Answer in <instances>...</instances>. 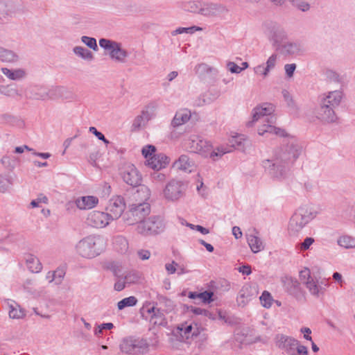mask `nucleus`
<instances>
[{
  "instance_id": "nucleus-1",
  "label": "nucleus",
  "mask_w": 355,
  "mask_h": 355,
  "mask_svg": "<svg viewBox=\"0 0 355 355\" xmlns=\"http://www.w3.org/2000/svg\"><path fill=\"white\" fill-rule=\"evenodd\" d=\"M272 104L264 103L253 110L252 121L248 123L252 126L253 123L261 120L262 124L258 127V134L275 135L284 137L279 148L276 149L270 159H264L262 166L268 174L273 179L285 178L292 164L298 158L302 152V146L297 139L290 136L284 129L275 126L277 116L273 114Z\"/></svg>"
},
{
  "instance_id": "nucleus-2",
  "label": "nucleus",
  "mask_w": 355,
  "mask_h": 355,
  "mask_svg": "<svg viewBox=\"0 0 355 355\" xmlns=\"http://www.w3.org/2000/svg\"><path fill=\"white\" fill-rule=\"evenodd\" d=\"M140 193L144 194V200L129 205L128 210L122 216L123 222L128 225H137L144 221L150 213V205L146 202L150 197L149 189L145 186H141L140 189L134 193V198L136 200Z\"/></svg>"
},
{
  "instance_id": "nucleus-3",
  "label": "nucleus",
  "mask_w": 355,
  "mask_h": 355,
  "mask_svg": "<svg viewBox=\"0 0 355 355\" xmlns=\"http://www.w3.org/2000/svg\"><path fill=\"white\" fill-rule=\"evenodd\" d=\"M343 98L341 90H334L323 94L319 97V105L315 114L318 119L323 123H334L337 120L336 109Z\"/></svg>"
},
{
  "instance_id": "nucleus-4",
  "label": "nucleus",
  "mask_w": 355,
  "mask_h": 355,
  "mask_svg": "<svg viewBox=\"0 0 355 355\" xmlns=\"http://www.w3.org/2000/svg\"><path fill=\"white\" fill-rule=\"evenodd\" d=\"M106 241L99 235H92L81 239L76 245L77 254L83 258L93 259L104 251Z\"/></svg>"
},
{
  "instance_id": "nucleus-5",
  "label": "nucleus",
  "mask_w": 355,
  "mask_h": 355,
  "mask_svg": "<svg viewBox=\"0 0 355 355\" xmlns=\"http://www.w3.org/2000/svg\"><path fill=\"white\" fill-rule=\"evenodd\" d=\"M317 212L308 207H300L291 216L288 230L290 235L298 234L307 223L316 216Z\"/></svg>"
},
{
  "instance_id": "nucleus-6",
  "label": "nucleus",
  "mask_w": 355,
  "mask_h": 355,
  "mask_svg": "<svg viewBox=\"0 0 355 355\" xmlns=\"http://www.w3.org/2000/svg\"><path fill=\"white\" fill-rule=\"evenodd\" d=\"M263 35L276 50H279L281 44L287 40V33L284 27L274 21H266L262 24Z\"/></svg>"
},
{
  "instance_id": "nucleus-7",
  "label": "nucleus",
  "mask_w": 355,
  "mask_h": 355,
  "mask_svg": "<svg viewBox=\"0 0 355 355\" xmlns=\"http://www.w3.org/2000/svg\"><path fill=\"white\" fill-rule=\"evenodd\" d=\"M150 345L146 339L130 336L122 339L119 344L120 351L129 355H144L148 352Z\"/></svg>"
},
{
  "instance_id": "nucleus-8",
  "label": "nucleus",
  "mask_w": 355,
  "mask_h": 355,
  "mask_svg": "<svg viewBox=\"0 0 355 355\" xmlns=\"http://www.w3.org/2000/svg\"><path fill=\"white\" fill-rule=\"evenodd\" d=\"M276 346L288 355H308L306 347L300 344L295 338L284 334H277L275 338Z\"/></svg>"
},
{
  "instance_id": "nucleus-9",
  "label": "nucleus",
  "mask_w": 355,
  "mask_h": 355,
  "mask_svg": "<svg viewBox=\"0 0 355 355\" xmlns=\"http://www.w3.org/2000/svg\"><path fill=\"white\" fill-rule=\"evenodd\" d=\"M165 227L164 220L161 216H152L139 223L135 231L143 236H150L161 234L164 231Z\"/></svg>"
},
{
  "instance_id": "nucleus-10",
  "label": "nucleus",
  "mask_w": 355,
  "mask_h": 355,
  "mask_svg": "<svg viewBox=\"0 0 355 355\" xmlns=\"http://www.w3.org/2000/svg\"><path fill=\"white\" fill-rule=\"evenodd\" d=\"M187 188V182L174 178L166 184L163 195L168 201L177 202L185 196Z\"/></svg>"
},
{
  "instance_id": "nucleus-11",
  "label": "nucleus",
  "mask_w": 355,
  "mask_h": 355,
  "mask_svg": "<svg viewBox=\"0 0 355 355\" xmlns=\"http://www.w3.org/2000/svg\"><path fill=\"white\" fill-rule=\"evenodd\" d=\"M187 146L191 152L201 154L204 157H210L211 153L214 150L209 141L197 135L191 136Z\"/></svg>"
},
{
  "instance_id": "nucleus-12",
  "label": "nucleus",
  "mask_w": 355,
  "mask_h": 355,
  "mask_svg": "<svg viewBox=\"0 0 355 355\" xmlns=\"http://www.w3.org/2000/svg\"><path fill=\"white\" fill-rule=\"evenodd\" d=\"M245 139L244 135H239L232 137L230 140V146H220L216 148V150H214L210 154V157L213 160H216L223 155L227 153H230L232 148H237L241 150H244Z\"/></svg>"
},
{
  "instance_id": "nucleus-13",
  "label": "nucleus",
  "mask_w": 355,
  "mask_h": 355,
  "mask_svg": "<svg viewBox=\"0 0 355 355\" xmlns=\"http://www.w3.org/2000/svg\"><path fill=\"white\" fill-rule=\"evenodd\" d=\"M125 208V202L124 198L121 196H115L109 200L106 210L113 220L123 216Z\"/></svg>"
},
{
  "instance_id": "nucleus-14",
  "label": "nucleus",
  "mask_w": 355,
  "mask_h": 355,
  "mask_svg": "<svg viewBox=\"0 0 355 355\" xmlns=\"http://www.w3.org/2000/svg\"><path fill=\"white\" fill-rule=\"evenodd\" d=\"M110 220H112L108 213L99 211H92L87 218V223L89 225L103 228L109 225Z\"/></svg>"
},
{
  "instance_id": "nucleus-15",
  "label": "nucleus",
  "mask_w": 355,
  "mask_h": 355,
  "mask_svg": "<svg viewBox=\"0 0 355 355\" xmlns=\"http://www.w3.org/2000/svg\"><path fill=\"white\" fill-rule=\"evenodd\" d=\"M157 108V105L154 103L148 104L145 109H144L141 114L138 115L133 121L132 128L135 130H139L140 128L144 126L147 122L153 119L155 116V111Z\"/></svg>"
},
{
  "instance_id": "nucleus-16",
  "label": "nucleus",
  "mask_w": 355,
  "mask_h": 355,
  "mask_svg": "<svg viewBox=\"0 0 355 355\" xmlns=\"http://www.w3.org/2000/svg\"><path fill=\"white\" fill-rule=\"evenodd\" d=\"M258 287L255 284H245L240 290L237 296L239 306H244L258 295Z\"/></svg>"
},
{
  "instance_id": "nucleus-17",
  "label": "nucleus",
  "mask_w": 355,
  "mask_h": 355,
  "mask_svg": "<svg viewBox=\"0 0 355 355\" xmlns=\"http://www.w3.org/2000/svg\"><path fill=\"white\" fill-rule=\"evenodd\" d=\"M228 12V9L221 4L207 3L200 9V14L206 17H223Z\"/></svg>"
},
{
  "instance_id": "nucleus-18",
  "label": "nucleus",
  "mask_w": 355,
  "mask_h": 355,
  "mask_svg": "<svg viewBox=\"0 0 355 355\" xmlns=\"http://www.w3.org/2000/svg\"><path fill=\"white\" fill-rule=\"evenodd\" d=\"M145 309H146V312L148 314H150V323H152L154 325L163 327L167 324V321L165 318L164 312L162 311V308H157L154 305L151 307H148V306H146L141 309V311H144Z\"/></svg>"
},
{
  "instance_id": "nucleus-19",
  "label": "nucleus",
  "mask_w": 355,
  "mask_h": 355,
  "mask_svg": "<svg viewBox=\"0 0 355 355\" xmlns=\"http://www.w3.org/2000/svg\"><path fill=\"white\" fill-rule=\"evenodd\" d=\"M305 286L311 295L315 297L319 298L324 295L326 287H327L329 284L326 279H322L319 282L318 280L313 279L311 281L306 282Z\"/></svg>"
},
{
  "instance_id": "nucleus-20",
  "label": "nucleus",
  "mask_w": 355,
  "mask_h": 355,
  "mask_svg": "<svg viewBox=\"0 0 355 355\" xmlns=\"http://www.w3.org/2000/svg\"><path fill=\"white\" fill-rule=\"evenodd\" d=\"M49 89L42 86L34 85L26 89V97L32 100L46 101L49 98Z\"/></svg>"
},
{
  "instance_id": "nucleus-21",
  "label": "nucleus",
  "mask_w": 355,
  "mask_h": 355,
  "mask_svg": "<svg viewBox=\"0 0 355 355\" xmlns=\"http://www.w3.org/2000/svg\"><path fill=\"white\" fill-rule=\"evenodd\" d=\"M124 182L133 187L139 186L141 182V176L134 165L127 167L123 173Z\"/></svg>"
},
{
  "instance_id": "nucleus-22",
  "label": "nucleus",
  "mask_w": 355,
  "mask_h": 355,
  "mask_svg": "<svg viewBox=\"0 0 355 355\" xmlns=\"http://www.w3.org/2000/svg\"><path fill=\"white\" fill-rule=\"evenodd\" d=\"M173 166L178 170L191 173L196 168L195 162L188 155H182L175 160Z\"/></svg>"
},
{
  "instance_id": "nucleus-23",
  "label": "nucleus",
  "mask_w": 355,
  "mask_h": 355,
  "mask_svg": "<svg viewBox=\"0 0 355 355\" xmlns=\"http://www.w3.org/2000/svg\"><path fill=\"white\" fill-rule=\"evenodd\" d=\"M49 100H55L58 98H63L71 100L73 97V94L67 88L62 86L52 87L49 89Z\"/></svg>"
},
{
  "instance_id": "nucleus-24",
  "label": "nucleus",
  "mask_w": 355,
  "mask_h": 355,
  "mask_svg": "<svg viewBox=\"0 0 355 355\" xmlns=\"http://www.w3.org/2000/svg\"><path fill=\"white\" fill-rule=\"evenodd\" d=\"M170 159L164 154L159 153L153 155L147 160L148 165L153 169L159 171L162 168H165L169 163Z\"/></svg>"
},
{
  "instance_id": "nucleus-25",
  "label": "nucleus",
  "mask_w": 355,
  "mask_h": 355,
  "mask_svg": "<svg viewBox=\"0 0 355 355\" xmlns=\"http://www.w3.org/2000/svg\"><path fill=\"white\" fill-rule=\"evenodd\" d=\"M253 232L254 234H247V241L252 252L257 253L264 249V244L261 238L257 236L258 232L256 229L253 230Z\"/></svg>"
},
{
  "instance_id": "nucleus-26",
  "label": "nucleus",
  "mask_w": 355,
  "mask_h": 355,
  "mask_svg": "<svg viewBox=\"0 0 355 355\" xmlns=\"http://www.w3.org/2000/svg\"><path fill=\"white\" fill-rule=\"evenodd\" d=\"M109 55L115 62L125 63L126 58L128 56V53L126 50L122 49L120 43L116 42L109 52Z\"/></svg>"
},
{
  "instance_id": "nucleus-27",
  "label": "nucleus",
  "mask_w": 355,
  "mask_h": 355,
  "mask_svg": "<svg viewBox=\"0 0 355 355\" xmlns=\"http://www.w3.org/2000/svg\"><path fill=\"white\" fill-rule=\"evenodd\" d=\"M75 202L80 209H89L98 203V199L93 196H87L77 198Z\"/></svg>"
},
{
  "instance_id": "nucleus-28",
  "label": "nucleus",
  "mask_w": 355,
  "mask_h": 355,
  "mask_svg": "<svg viewBox=\"0 0 355 355\" xmlns=\"http://www.w3.org/2000/svg\"><path fill=\"white\" fill-rule=\"evenodd\" d=\"M1 72L8 79L12 80H20L26 78V72L22 68H18L15 69H10L6 67H2L1 69Z\"/></svg>"
},
{
  "instance_id": "nucleus-29",
  "label": "nucleus",
  "mask_w": 355,
  "mask_h": 355,
  "mask_svg": "<svg viewBox=\"0 0 355 355\" xmlns=\"http://www.w3.org/2000/svg\"><path fill=\"white\" fill-rule=\"evenodd\" d=\"M279 51L283 54L294 55L301 52L302 46L299 42H284L281 44Z\"/></svg>"
},
{
  "instance_id": "nucleus-30",
  "label": "nucleus",
  "mask_w": 355,
  "mask_h": 355,
  "mask_svg": "<svg viewBox=\"0 0 355 355\" xmlns=\"http://www.w3.org/2000/svg\"><path fill=\"white\" fill-rule=\"evenodd\" d=\"M191 118V112L188 110H182L177 112L171 121V125L173 128H177L182 124H184Z\"/></svg>"
},
{
  "instance_id": "nucleus-31",
  "label": "nucleus",
  "mask_w": 355,
  "mask_h": 355,
  "mask_svg": "<svg viewBox=\"0 0 355 355\" xmlns=\"http://www.w3.org/2000/svg\"><path fill=\"white\" fill-rule=\"evenodd\" d=\"M19 60V57L16 52L0 46V61L3 62L15 63L18 62Z\"/></svg>"
},
{
  "instance_id": "nucleus-32",
  "label": "nucleus",
  "mask_w": 355,
  "mask_h": 355,
  "mask_svg": "<svg viewBox=\"0 0 355 355\" xmlns=\"http://www.w3.org/2000/svg\"><path fill=\"white\" fill-rule=\"evenodd\" d=\"M73 53L78 58L87 62H92L94 59L93 53L88 49L82 46H76L73 48Z\"/></svg>"
},
{
  "instance_id": "nucleus-33",
  "label": "nucleus",
  "mask_w": 355,
  "mask_h": 355,
  "mask_svg": "<svg viewBox=\"0 0 355 355\" xmlns=\"http://www.w3.org/2000/svg\"><path fill=\"white\" fill-rule=\"evenodd\" d=\"M9 316L12 319H20L25 316V312L20 306L14 301L8 303Z\"/></svg>"
},
{
  "instance_id": "nucleus-34",
  "label": "nucleus",
  "mask_w": 355,
  "mask_h": 355,
  "mask_svg": "<svg viewBox=\"0 0 355 355\" xmlns=\"http://www.w3.org/2000/svg\"><path fill=\"white\" fill-rule=\"evenodd\" d=\"M156 304H159V308H162V311L165 313H170L175 308L173 301L162 295L158 297V302Z\"/></svg>"
},
{
  "instance_id": "nucleus-35",
  "label": "nucleus",
  "mask_w": 355,
  "mask_h": 355,
  "mask_svg": "<svg viewBox=\"0 0 355 355\" xmlns=\"http://www.w3.org/2000/svg\"><path fill=\"white\" fill-rule=\"evenodd\" d=\"M286 287L288 292L291 295H297L300 291V284L297 279L292 277L286 279Z\"/></svg>"
},
{
  "instance_id": "nucleus-36",
  "label": "nucleus",
  "mask_w": 355,
  "mask_h": 355,
  "mask_svg": "<svg viewBox=\"0 0 355 355\" xmlns=\"http://www.w3.org/2000/svg\"><path fill=\"white\" fill-rule=\"evenodd\" d=\"M12 185V180L9 174L0 175V192L5 193Z\"/></svg>"
},
{
  "instance_id": "nucleus-37",
  "label": "nucleus",
  "mask_w": 355,
  "mask_h": 355,
  "mask_svg": "<svg viewBox=\"0 0 355 355\" xmlns=\"http://www.w3.org/2000/svg\"><path fill=\"white\" fill-rule=\"evenodd\" d=\"M337 242L340 246L346 249L355 248V239L349 236H342Z\"/></svg>"
},
{
  "instance_id": "nucleus-38",
  "label": "nucleus",
  "mask_w": 355,
  "mask_h": 355,
  "mask_svg": "<svg viewBox=\"0 0 355 355\" xmlns=\"http://www.w3.org/2000/svg\"><path fill=\"white\" fill-rule=\"evenodd\" d=\"M137 302V299L135 296H130L119 301L117 303V308L119 310H122L125 307L134 306Z\"/></svg>"
},
{
  "instance_id": "nucleus-39",
  "label": "nucleus",
  "mask_w": 355,
  "mask_h": 355,
  "mask_svg": "<svg viewBox=\"0 0 355 355\" xmlns=\"http://www.w3.org/2000/svg\"><path fill=\"white\" fill-rule=\"evenodd\" d=\"M259 300L261 302V304L266 309H270L272 306V303L274 302V299L270 294L267 291H264L261 295L259 297Z\"/></svg>"
},
{
  "instance_id": "nucleus-40",
  "label": "nucleus",
  "mask_w": 355,
  "mask_h": 355,
  "mask_svg": "<svg viewBox=\"0 0 355 355\" xmlns=\"http://www.w3.org/2000/svg\"><path fill=\"white\" fill-rule=\"evenodd\" d=\"M1 94L7 97L12 98H14L16 96H21L17 87L12 84L6 85H3Z\"/></svg>"
},
{
  "instance_id": "nucleus-41",
  "label": "nucleus",
  "mask_w": 355,
  "mask_h": 355,
  "mask_svg": "<svg viewBox=\"0 0 355 355\" xmlns=\"http://www.w3.org/2000/svg\"><path fill=\"white\" fill-rule=\"evenodd\" d=\"M202 28L197 26H192L188 28L180 27L171 32L172 35H177L178 34L188 33L193 34L196 31H201Z\"/></svg>"
},
{
  "instance_id": "nucleus-42",
  "label": "nucleus",
  "mask_w": 355,
  "mask_h": 355,
  "mask_svg": "<svg viewBox=\"0 0 355 355\" xmlns=\"http://www.w3.org/2000/svg\"><path fill=\"white\" fill-rule=\"evenodd\" d=\"M123 278L127 285H130L132 284H137L139 282L140 279V275L137 271H130L125 274Z\"/></svg>"
},
{
  "instance_id": "nucleus-43",
  "label": "nucleus",
  "mask_w": 355,
  "mask_h": 355,
  "mask_svg": "<svg viewBox=\"0 0 355 355\" xmlns=\"http://www.w3.org/2000/svg\"><path fill=\"white\" fill-rule=\"evenodd\" d=\"M27 263L30 270L33 272H39L42 268V264L37 258H31L27 260Z\"/></svg>"
},
{
  "instance_id": "nucleus-44",
  "label": "nucleus",
  "mask_w": 355,
  "mask_h": 355,
  "mask_svg": "<svg viewBox=\"0 0 355 355\" xmlns=\"http://www.w3.org/2000/svg\"><path fill=\"white\" fill-rule=\"evenodd\" d=\"M81 42H83L87 47L92 49L94 51H98V47L96 43V40L94 37L88 36H82Z\"/></svg>"
},
{
  "instance_id": "nucleus-45",
  "label": "nucleus",
  "mask_w": 355,
  "mask_h": 355,
  "mask_svg": "<svg viewBox=\"0 0 355 355\" xmlns=\"http://www.w3.org/2000/svg\"><path fill=\"white\" fill-rule=\"evenodd\" d=\"M193 329L194 327L192 324H182L181 327L180 328L181 335L185 336L187 338H189L191 337Z\"/></svg>"
},
{
  "instance_id": "nucleus-46",
  "label": "nucleus",
  "mask_w": 355,
  "mask_h": 355,
  "mask_svg": "<svg viewBox=\"0 0 355 355\" xmlns=\"http://www.w3.org/2000/svg\"><path fill=\"white\" fill-rule=\"evenodd\" d=\"M116 42L108 39L102 38L99 40V45L101 48L108 50L109 52L113 48Z\"/></svg>"
},
{
  "instance_id": "nucleus-47",
  "label": "nucleus",
  "mask_w": 355,
  "mask_h": 355,
  "mask_svg": "<svg viewBox=\"0 0 355 355\" xmlns=\"http://www.w3.org/2000/svg\"><path fill=\"white\" fill-rule=\"evenodd\" d=\"M184 9L191 12H199L200 13L201 8L199 6L198 2L190 1L184 6Z\"/></svg>"
},
{
  "instance_id": "nucleus-48",
  "label": "nucleus",
  "mask_w": 355,
  "mask_h": 355,
  "mask_svg": "<svg viewBox=\"0 0 355 355\" xmlns=\"http://www.w3.org/2000/svg\"><path fill=\"white\" fill-rule=\"evenodd\" d=\"M213 295L214 293L211 291H204L202 293H199L198 299L204 303H210L213 301Z\"/></svg>"
},
{
  "instance_id": "nucleus-49",
  "label": "nucleus",
  "mask_w": 355,
  "mask_h": 355,
  "mask_svg": "<svg viewBox=\"0 0 355 355\" xmlns=\"http://www.w3.org/2000/svg\"><path fill=\"white\" fill-rule=\"evenodd\" d=\"M1 162L4 167L9 170H12L15 168V161L9 156H3L1 158Z\"/></svg>"
},
{
  "instance_id": "nucleus-50",
  "label": "nucleus",
  "mask_w": 355,
  "mask_h": 355,
  "mask_svg": "<svg viewBox=\"0 0 355 355\" xmlns=\"http://www.w3.org/2000/svg\"><path fill=\"white\" fill-rule=\"evenodd\" d=\"M190 311L195 315H201L209 318L211 317V313L208 310L200 307L191 306Z\"/></svg>"
},
{
  "instance_id": "nucleus-51",
  "label": "nucleus",
  "mask_w": 355,
  "mask_h": 355,
  "mask_svg": "<svg viewBox=\"0 0 355 355\" xmlns=\"http://www.w3.org/2000/svg\"><path fill=\"white\" fill-rule=\"evenodd\" d=\"M300 277L304 284H306V282L311 281L313 279L311 275V272L309 269L308 268H305L303 270L300 271Z\"/></svg>"
},
{
  "instance_id": "nucleus-52",
  "label": "nucleus",
  "mask_w": 355,
  "mask_h": 355,
  "mask_svg": "<svg viewBox=\"0 0 355 355\" xmlns=\"http://www.w3.org/2000/svg\"><path fill=\"white\" fill-rule=\"evenodd\" d=\"M89 132L94 134L99 140L104 142L105 144H110V141L105 137L104 135L98 131L95 127H90Z\"/></svg>"
},
{
  "instance_id": "nucleus-53",
  "label": "nucleus",
  "mask_w": 355,
  "mask_h": 355,
  "mask_svg": "<svg viewBox=\"0 0 355 355\" xmlns=\"http://www.w3.org/2000/svg\"><path fill=\"white\" fill-rule=\"evenodd\" d=\"M315 240L312 237H306L302 243L300 244V250L302 251L307 250L314 243Z\"/></svg>"
},
{
  "instance_id": "nucleus-54",
  "label": "nucleus",
  "mask_w": 355,
  "mask_h": 355,
  "mask_svg": "<svg viewBox=\"0 0 355 355\" xmlns=\"http://www.w3.org/2000/svg\"><path fill=\"white\" fill-rule=\"evenodd\" d=\"M47 202H48V198L43 194H40L37 199L33 200L31 202L30 206L32 208L37 207H39L40 203H41V202L47 203Z\"/></svg>"
},
{
  "instance_id": "nucleus-55",
  "label": "nucleus",
  "mask_w": 355,
  "mask_h": 355,
  "mask_svg": "<svg viewBox=\"0 0 355 355\" xmlns=\"http://www.w3.org/2000/svg\"><path fill=\"white\" fill-rule=\"evenodd\" d=\"M269 70L264 67L263 64H260L254 68V73L257 75H262L264 78L268 75Z\"/></svg>"
},
{
  "instance_id": "nucleus-56",
  "label": "nucleus",
  "mask_w": 355,
  "mask_h": 355,
  "mask_svg": "<svg viewBox=\"0 0 355 355\" xmlns=\"http://www.w3.org/2000/svg\"><path fill=\"white\" fill-rule=\"evenodd\" d=\"M156 151V148L153 145H147L142 148V155L147 158L148 156H151Z\"/></svg>"
},
{
  "instance_id": "nucleus-57",
  "label": "nucleus",
  "mask_w": 355,
  "mask_h": 355,
  "mask_svg": "<svg viewBox=\"0 0 355 355\" xmlns=\"http://www.w3.org/2000/svg\"><path fill=\"white\" fill-rule=\"evenodd\" d=\"M277 59V55L275 53L272 54L268 59V60L266 62V67L269 71H270L271 69H272L275 67V66L276 64Z\"/></svg>"
},
{
  "instance_id": "nucleus-58",
  "label": "nucleus",
  "mask_w": 355,
  "mask_h": 355,
  "mask_svg": "<svg viewBox=\"0 0 355 355\" xmlns=\"http://www.w3.org/2000/svg\"><path fill=\"white\" fill-rule=\"evenodd\" d=\"M326 76L327 78L334 82H340V77L338 73L333 70H327L326 71Z\"/></svg>"
},
{
  "instance_id": "nucleus-59",
  "label": "nucleus",
  "mask_w": 355,
  "mask_h": 355,
  "mask_svg": "<svg viewBox=\"0 0 355 355\" xmlns=\"http://www.w3.org/2000/svg\"><path fill=\"white\" fill-rule=\"evenodd\" d=\"M151 177L154 181L157 182H163L166 180L165 174L160 173L157 170L151 174Z\"/></svg>"
},
{
  "instance_id": "nucleus-60",
  "label": "nucleus",
  "mask_w": 355,
  "mask_h": 355,
  "mask_svg": "<svg viewBox=\"0 0 355 355\" xmlns=\"http://www.w3.org/2000/svg\"><path fill=\"white\" fill-rule=\"evenodd\" d=\"M126 286L127 284L124 278H119L114 284V288L116 291H121Z\"/></svg>"
},
{
  "instance_id": "nucleus-61",
  "label": "nucleus",
  "mask_w": 355,
  "mask_h": 355,
  "mask_svg": "<svg viewBox=\"0 0 355 355\" xmlns=\"http://www.w3.org/2000/svg\"><path fill=\"white\" fill-rule=\"evenodd\" d=\"M119 243L121 245V248L120 249L121 252H125L127 251V250L128 248V243L124 237L118 236L116 239V243Z\"/></svg>"
},
{
  "instance_id": "nucleus-62",
  "label": "nucleus",
  "mask_w": 355,
  "mask_h": 355,
  "mask_svg": "<svg viewBox=\"0 0 355 355\" xmlns=\"http://www.w3.org/2000/svg\"><path fill=\"white\" fill-rule=\"evenodd\" d=\"M227 67L228 69L232 73H239L242 71V69H241V67L238 66L236 63L233 62H229L227 63Z\"/></svg>"
},
{
  "instance_id": "nucleus-63",
  "label": "nucleus",
  "mask_w": 355,
  "mask_h": 355,
  "mask_svg": "<svg viewBox=\"0 0 355 355\" xmlns=\"http://www.w3.org/2000/svg\"><path fill=\"white\" fill-rule=\"evenodd\" d=\"M282 95L284 96L285 101L287 103L288 106L293 107L294 105V102L288 91H287L286 89H284L282 91Z\"/></svg>"
},
{
  "instance_id": "nucleus-64",
  "label": "nucleus",
  "mask_w": 355,
  "mask_h": 355,
  "mask_svg": "<svg viewBox=\"0 0 355 355\" xmlns=\"http://www.w3.org/2000/svg\"><path fill=\"white\" fill-rule=\"evenodd\" d=\"M295 69H296L295 64H286L284 66V69H285L286 73L290 78L293 76Z\"/></svg>"
}]
</instances>
